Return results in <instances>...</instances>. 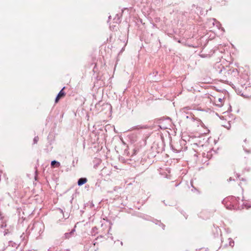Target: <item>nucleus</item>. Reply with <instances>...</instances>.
Segmentation results:
<instances>
[{
    "instance_id": "f257e3e1",
    "label": "nucleus",
    "mask_w": 251,
    "mask_h": 251,
    "mask_svg": "<svg viewBox=\"0 0 251 251\" xmlns=\"http://www.w3.org/2000/svg\"><path fill=\"white\" fill-rule=\"evenodd\" d=\"M64 88L65 87H64L58 94L55 99V102H57L58 101L60 97L64 96L65 95V93L63 91V89H64Z\"/></svg>"
},
{
    "instance_id": "f03ea898",
    "label": "nucleus",
    "mask_w": 251,
    "mask_h": 251,
    "mask_svg": "<svg viewBox=\"0 0 251 251\" xmlns=\"http://www.w3.org/2000/svg\"><path fill=\"white\" fill-rule=\"evenodd\" d=\"M87 181V178H81L78 179L77 184L79 186L85 184Z\"/></svg>"
},
{
    "instance_id": "7ed1b4c3",
    "label": "nucleus",
    "mask_w": 251,
    "mask_h": 251,
    "mask_svg": "<svg viewBox=\"0 0 251 251\" xmlns=\"http://www.w3.org/2000/svg\"><path fill=\"white\" fill-rule=\"evenodd\" d=\"M216 105L221 107L223 105V99L222 98H219L218 101H215Z\"/></svg>"
},
{
    "instance_id": "20e7f679",
    "label": "nucleus",
    "mask_w": 251,
    "mask_h": 251,
    "mask_svg": "<svg viewBox=\"0 0 251 251\" xmlns=\"http://www.w3.org/2000/svg\"><path fill=\"white\" fill-rule=\"evenodd\" d=\"M201 126L204 128V130L202 131V134H206L209 132V130L203 124H201Z\"/></svg>"
},
{
    "instance_id": "39448f33",
    "label": "nucleus",
    "mask_w": 251,
    "mask_h": 251,
    "mask_svg": "<svg viewBox=\"0 0 251 251\" xmlns=\"http://www.w3.org/2000/svg\"><path fill=\"white\" fill-rule=\"evenodd\" d=\"M55 164H56L57 167H59L60 165V164L59 162H57L55 160L52 161L51 162V165L53 166Z\"/></svg>"
},
{
    "instance_id": "423d86ee",
    "label": "nucleus",
    "mask_w": 251,
    "mask_h": 251,
    "mask_svg": "<svg viewBox=\"0 0 251 251\" xmlns=\"http://www.w3.org/2000/svg\"><path fill=\"white\" fill-rule=\"evenodd\" d=\"M38 137L37 136L36 137H35L34 138V140H33V142H34V144H36L37 143L38 141Z\"/></svg>"
},
{
    "instance_id": "0eeeda50",
    "label": "nucleus",
    "mask_w": 251,
    "mask_h": 251,
    "mask_svg": "<svg viewBox=\"0 0 251 251\" xmlns=\"http://www.w3.org/2000/svg\"><path fill=\"white\" fill-rule=\"evenodd\" d=\"M244 206L247 208V209H248L250 207H251V205L250 204H244Z\"/></svg>"
},
{
    "instance_id": "6e6552de",
    "label": "nucleus",
    "mask_w": 251,
    "mask_h": 251,
    "mask_svg": "<svg viewBox=\"0 0 251 251\" xmlns=\"http://www.w3.org/2000/svg\"><path fill=\"white\" fill-rule=\"evenodd\" d=\"M229 245L230 246L233 247V245H234V242L233 241H232V242H231V241H230L229 242Z\"/></svg>"
},
{
    "instance_id": "1a4fd4ad",
    "label": "nucleus",
    "mask_w": 251,
    "mask_h": 251,
    "mask_svg": "<svg viewBox=\"0 0 251 251\" xmlns=\"http://www.w3.org/2000/svg\"><path fill=\"white\" fill-rule=\"evenodd\" d=\"M64 251H70L69 250H66Z\"/></svg>"
},
{
    "instance_id": "9d476101",
    "label": "nucleus",
    "mask_w": 251,
    "mask_h": 251,
    "mask_svg": "<svg viewBox=\"0 0 251 251\" xmlns=\"http://www.w3.org/2000/svg\"><path fill=\"white\" fill-rule=\"evenodd\" d=\"M7 234V232H5L4 234V235H5V234Z\"/></svg>"
},
{
    "instance_id": "9b49d317",
    "label": "nucleus",
    "mask_w": 251,
    "mask_h": 251,
    "mask_svg": "<svg viewBox=\"0 0 251 251\" xmlns=\"http://www.w3.org/2000/svg\"><path fill=\"white\" fill-rule=\"evenodd\" d=\"M68 234H69V233L66 234V236H67V235H68Z\"/></svg>"
},
{
    "instance_id": "f8f14e48",
    "label": "nucleus",
    "mask_w": 251,
    "mask_h": 251,
    "mask_svg": "<svg viewBox=\"0 0 251 251\" xmlns=\"http://www.w3.org/2000/svg\"><path fill=\"white\" fill-rule=\"evenodd\" d=\"M141 127V126H139V127H138L137 128L139 129V128H140Z\"/></svg>"
}]
</instances>
